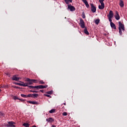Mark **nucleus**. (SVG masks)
I'll return each instance as SVG.
<instances>
[{"mask_svg":"<svg viewBox=\"0 0 127 127\" xmlns=\"http://www.w3.org/2000/svg\"><path fill=\"white\" fill-rule=\"evenodd\" d=\"M46 121L48 122V123H53V122H54V119L52 118H49L46 119Z\"/></svg>","mask_w":127,"mask_h":127,"instance_id":"obj_12","label":"nucleus"},{"mask_svg":"<svg viewBox=\"0 0 127 127\" xmlns=\"http://www.w3.org/2000/svg\"><path fill=\"white\" fill-rule=\"evenodd\" d=\"M64 105H66V103H64Z\"/></svg>","mask_w":127,"mask_h":127,"instance_id":"obj_39","label":"nucleus"},{"mask_svg":"<svg viewBox=\"0 0 127 127\" xmlns=\"http://www.w3.org/2000/svg\"><path fill=\"white\" fill-rule=\"evenodd\" d=\"M16 85H18V86H23V87H27L28 86V83H24V82H21V83H15Z\"/></svg>","mask_w":127,"mask_h":127,"instance_id":"obj_4","label":"nucleus"},{"mask_svg":"<svg viewBox=\"0 0 127 127\" xmlns=\"http://www.w3.org/2000/svg\"><path fill=\"white\" fill-rule=\"evenodd\" d=\"M39 95L37 93H35L33 94V98H38Z\"/></svg>","mask_w":127,"mask_h":127,"instance_id":"obj_17","label":"nucleus"},{"mask_svg":"<svg viewBox=\"0 0 127 127\" xmlns=\"http://www.w3.org/2000/svg\"><path fill=\"white\" fill-rule=\"evenodd\" d=\"M19 79H20V78L17 77L16 75H13L12 77V80L14 81H18Z\"/></svg>","mask_w":127,"mask_h":127,"instance_id":"obj_13","label":"nucleus"},{"mask_svg":"<svg viewBox=\"0 0 127 127\" xmlns=\"http://www.w3.org/2000/svg\"><path fill=\"white\" fill-rule=\"evenodd\" d=\"M47 94H48L49 95H52L53 94V91H48L47 92Z\"/></svg>","mask_w":127,"mask_h":127,"instance_id":"obj_23","label":"nucleus"},{"mask_svg":"<svg viewBox=\"0 0 127 127\" xmlns=\"http://www.w3.org/2000/svg\"><path fill=\"white\" fill-rule=\"evenodd\" d=\"M85 5L87 8H89L90 7V5H89V3H88V2L85 4Z\"/></svg>","mask_w":127,"mask_h":127,"instance_id":"obj_29","label":"nucleus"},{"mask_svg":"<svg viewBox=\"0 0 127 127\" xmlns=\"http://www.w3.org/2000/svg\"><path fill=\"white\" fill-rule=\"evenodd\" d=\"M32 93H38V91H32Z\"/></svg>","mask_w":127,"mask_h":127,"instance_id":"obj_34","label":"nucleus"},{"mask_svg":"<svg viewBox=\"0 0 127 127\" xmlns=\"http://www.w3.org/2000/svg\"><path fill=\"white\" fill-rule=\"evenodd\" d=\"M48 85H42V89H46Z\"/></svg>","mask_w":127,"mask_h":127,"instance_id":"obj_24","label":"nucleus"},{"mask_svg":"<svg viewBox=\"0 0 127 127\" xmlns=\"http://www.w3.org/2000/svg\"><path fill=\"white\" fill-rule=\"evenodd\" d=\"M0 91H1V90L0 89Z\"/></svg>","mask_w":127,"mask_h":127,"instance_id":"obj_40","label":"nucleus"},{"mask_svg":"<svg viewBox=\"0 0 127 127\" xmlns=\"http://www.w3.org/2000/svg\"><path fill=\"white\" fill-rule=\"evenodd\" d=\"M82 1H83V2H84V3H85V4L88 3V1H87V0H82Z\"/></svg>","mask_w":127,"mask_h":127,"instance_id":"obj_28","label":"nucleus"},{"mask_svg":"<svg viewBox=\"0 0 127 127\" xmlns=\"http://www.w3.org/2000/svg\"><path fill=\"white\" fill-rule=\"evenodd\" d=\"M52 127H56V126H55V125H52Z\"/></svg>","mask_w":127,"mask_h":127,"instance_id":"obj_37","label":"nucleus"},{"mask_svg":"<svg viewBox=\"0 0 127 127\" xmlns=\"http://www.w3.org/2000/svg\"><path fill=\"white\" fill-rule=\"evenodd\" d=\"M23 126L25 127H29L30 125L28 124V123H24Z\"/></svg>","mask_w":127,"mask_h":127,"instance_id":"obj_19","label":"nucleus"},{"mask_svg":"<svg viewBox=\"0 0 127 127\" xmlns=\"http://www.w3.org/2000/svg\"><path fill=\"white\" fill-rule=\"evenodd\" d=\"M84 33H85V34H87V35H89V32H88V30H87V28H85L84 29Z\"/></svg>","mask_w":127,"mask_h":127,"instance_id":"obj_20","label":"nucleus"},{"mask_svg":"<svg viewBox=\"0 0 127 127\" xmlns=\"http://www.w3.org/2000/svg\"><path fill=\"white\" fill-rule=\"evenodd\" d=\"M95 22L96 24H99V23L100 22V19H96L95 21Z\"/></svg>","mask_w":127,"mask_h":127,"instance_id":"obj_22","label":"nucleus"},{"mask_svg":"<svg viewBox=\"0 0 127 127\" xmlns=\"http://www.w3.org/2000/svg\"><path fill=\"white\" fill-rule=\"evenodd\" d=\"M21 96L23 98H27V95H25L24 94H21Z\"/></svg>","mask_w":127,"mask_h":127,"instance_id":"obj_26","label":"nucleus"},{"mask_svg":"<svg viewBox=\"0 0 127 127\" xmlns=\"http://www.w3.org/2000/svg\"><path fill=\"white\" fill-rule=\"evenodd\" d=\"M85 16L84 14H83V16H82V18H85Z\"/></svg>","mask_w":127,"mask_h":127,"instance_id":"obj_36","label":"nucleus"},{"mask_svg":"<svg viewBox=\"0 0 127 127\" xmlns=\"http://www.w3.org/2000/svg\"><path fill=\"white\" fill-rule=\"evenodd\" d=\"M13 99L14 100H19V98H18V97H17L16 96H13Z\"/></svg>","mask_w":127,"mask_h":127,"instance_id":"obj_27","label":"nucleus"},{"mask_svg":"<svg viewBox=\"0 0 127 127\" xmlns=\"http://www.w3.org/2000/svg\"><path fill=\"white\" fill-rule=\"evenodd\" d=\"M44 96H46V97H48V98H51V96L48 94H44Z\"/></svg>","mask_w":127,"mask_h":127,"instance_id":"obj_30","label":"nucleus"},{"mask_svg":"<svg viewBox=\"0 0 127 127\" xmlns=\"http://www.w3.org/2000/svg\"><path fill=\"white\" fill-rule=\"evenodd\" d=\"M100 3H104L105 0H99Z\"/></svg>","mask_w":127,"mask_h":127,"instance_id":"obj_31","label":"nucleus"},{"mask_svg":"<svg viewBox=\"0 0 127 127\" xmlns=\"http://www.w3.org/2000/svg\"><path fill=\"white\" fill-rule=\"evenodd\" d=\"M50 114H53V113H55V109H52L49 111Z\"/></svg>","mask_w":127,"mask_h":127,"instance_id":"obj_21","label":"nucleus"},{"mask_svg":"<svg viewBox=\"0 0 127 127\" xmlns=\"http://www.w3.org/2000/svg\"><path fill=\"white\" fill-rule=\"evenodd\" d=\"M14 88H17L18 87L17 86H14Z\"/></svg>","mask_w":127,"mask_h":127,"instance_id":"obj_38","label":"nucleus"},{"mask_svg":"<svg viewBox=\"0 0 127 127\" xmlns=\"http://www.w3.org/2000/svg\"><path fill=\"white\" fill-rule=\"evenodd\" d=\"M63 115L67 116V113L66 112H64V113H63Z\"/></svg>","mask_w":127,"mask_h":127,"instance_id":"obj_33","label":"nucleus"},{"mask_svg":"<svg viewBox=\"0 0 127 127\" xmlns=\"http://www.w3.org/2000/svg\"><path fill=\"white\" fill-rule=\"evenodd\" d=\"M30 104H32V105H37V102L35 101H28Z\"/></svg>","mask_w":127,"mask_h":127,"instance_id":"obj_18","label":"nucleus"},{"mask_svg":"<svg viewBox=\"0 0 127 127\" xmlns=\"http://www.w3.org/2000/svg\"><path fill=\"white\" fill-rule=\"evenodd\" d=\"M40 92H41L42 93H44V90H40Z\"/></svg>","mask_w":127,"mask_h":127,"instance_id":"obj_35","label":"nucleus"},{"mask_svg":"<svg viewBox=\"0 0 127 127\" xmlns=\"http://www.w3.org/2000/svg\"><path fill=\"white\" fill-rule=\"evenodd\" d=\"M91 7V11L92 12H96L97 9L96 8V6L94 5V4L91 3L90 4Z\"/></svg>","mask_w":127,"mask_h":127,"instance_id":"obj_6","label":"nucleus"},{"mask_svg":"<svg viewBox=\"0 0 127 127\" xmlns=\"http://www.w3.org/2000/svg\"><path fill=\"white\" fill-rule=\"evenodd\" d=\"M110 22V25L112 28H113L114 29H116V25L113 22V20L112 21H109Z\"/></svg>","mask_w":127,"mask_h":127,"instance_id":"obj_11","label":"nucleus"},{"mask_svg":"<svg viewBox=\"0 0 127 127\" xmlns=\"http://www.w3.org/2000/svg\"><path fill=\"white\" fill-rule=\"evenodd\" d=\"M32 88H35L36 89H42V85H38L35 86H31Z\"/></svg>","mask_w":127,"mask_h":127,"instance_id":"obj_15","label":"nucleus"},{"mask_svg":"<svg viewBox=\"0 0 127 127\" xmlns=\"http://www.w3.org/2000/svg\"><path fill=\"white\" fill-rule=\"evenodd\" d=\"M79 24L82 28H85V23L84 22V20H83V19H80V23Z\"/></svg>","mask_w":127,"mask_h":127,"instance_id":"obj_8","label":"nucleus"},{"mask_svg":"<svg viewBox=\"0 0 127 127\" xmlns=\"http://www.w3.org/2000/svg\"><path fill=\"white\" fill-rule=\"evenodd\" d=\"M101 5H99V9H104L105 8V3H100Z\"/></svg>","mask_w":127,"mask_h":127,"instance_id":"obj_10","label":"nucleus"},{"mask_svg":"<svg viewBox=\"0 0 127 127\" xmlns=\"http://www.w3.org/2000/svg\"><path fill=\"white\" fill-rule=\"evenodd\" d=\"M25 81H26L27 83H28V85H31L33 83H38V80H35V79H30L28 78H27L25 79Z\"/></svg>","mask_w":127,"mask_h":127,"instance_id":"obj_2","label":"nucleus"},{"mask_svg":"<svg viewBox=\"0 0 127 127\" xmlns=\"http://www.w3.org/2000/svg\"><path fill=\"white\" fill-rule=\"evenodd\" d=\"M28 97L29 98H33V94H29L27 95V98H28Z\"/></svg>","mask_w":127,"mask_h":127,"instance_id":"obj_25","label":"nucleus"},{"mask_svg":"<svg viewBox=\"0 0 127 127\" xmlns=\"http://www.w3.org/2000/svg\"><path fill=\"white\" fill-rule=\"evenodd\" d=\"M119 33L121 35H122V30L123 31H125V25L124 24H122L121 22H119Z\"/></svg>","mask_w":127,"mask_h":127,"instance_id":"obj_1","label":"nucleus"},{"mask_svg":"<svg viewBox=\"0 0 127 127\" xmlns=\"http://www.w3.org/2000/svg\"><path fill=\"white\" fill-rule=\"evenodd\" d=\"M66 4H69L70 2H72V0H64Z\"/></svg>","mask_w":127,"mask_h":127,"instance_id":"obj_16","label":"nucleus"},{"mask_svg":"<svg viewBox=\"0 0 127 127\" xmlns=\"http://www.w3.org/2000/svg\"><path fill=\"white\" fill-rule=\"evenodd\" d=\"M120 5L121 6V7H124V6H125V4L124 3V1H123V0H120Z\"/></svg>","mask_w":127,"mask_h":127,"instance_id":"obj_14","label":"nucleus"},{"mask_svg":"<svg viewBox=\"0 0 127 127\" xmlns=\"http://www.w3.org/2000/svg\"><path fill=\"white\" fill-rule=\"evenodd\" d=\"M39 83H40V84H44V82L43 81H42V80L40 81H39Z\"/></svg>","mask_w":127,"mask_h":127,"instance_id":"obj_32","label":"nucleus"},{"mask_svg":"<svg viewBox=\"0 0 127 127\" xmlns=\"http://www.w3.org/2000/svg\"><path fill=\"white\" fill-rule=\"evenodd\" d=\"M7 127H15V125H14V123L13 122H9L7 125Z\"/></svg>","mask_w":127,"mask_h":127,"instance_id":"obj_9","label":"nucleus"},{"mask_svg":"<svg viewBox=\"0 0 127 127\" xmlns=\"http://www.w3.org/2000/svg\"><path fill=\"white\" fill-rule=\"evenodd\" d=\"M115 17L117 20H119V19L121 18V17H120V14H119V12H118V11H116L115 12Z\"/></svg>","mask_w":127,"mask_h":127,"instance_id":"obj_7","label":"nucleus"},{"mask_svg":"<svg viewBox=\"0 0 127 127\" xmlns=\"http://www.w3.org/2000/svg\"><path fill=\"white\" fill-rule=\"evenodd\" d=\"M107 16L109 21H111L112 20V18L114 17V12L112 10H110L109 11V14L107 15Z\"/></svg>","mask_w":127,"mask_h":127,"instance_id":"obj_3","label":"nucleus"},{"mask_svg":"<svg viewBox=\"0 0 127 127\" xmlns=\"http://www.w3.org/2000/svg\"><path fill=\"white\" fill-rule=\"evenodd\" d=\"M67 6L68 9L70 10V11H75V10H76V8H75V7L71 4H68Z\"/></svg>","mask_w":127,"mask_h":127,"instance_id":"obj_5","label":"nucleus"}]
</instances>
